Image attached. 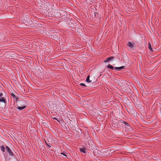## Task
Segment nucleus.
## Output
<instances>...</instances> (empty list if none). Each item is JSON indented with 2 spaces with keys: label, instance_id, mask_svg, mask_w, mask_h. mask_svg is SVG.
<instances>
[{
  "label": "nucleus",
  "instance_id": "obj_1",
  "mask_svg": "<svg viewBox=\"0 0 161 161\" xmlns=\"http://www.w3.org/2000/svg\"><path fill=\"white\" fill-rule=\"evenodd\" d=\"M6 151L7 153L9 154L10 156L12 157L14 156V154L12 152L11 150L8 146H5Z\"/></svg>",
  "mask_w": 161,
  "mask_h": 161
},
{
  "label": "nucleus",
  "instance_id": "obj_2",
  "mask_svg": "<svg viewBox=\"0 0 161 161\" xmlns=\"http://www.w3.org/2000/svg\"><path fill=\"white\" fill-rule=\"evenodd\" d=\"M25 24L28 26H31L33 25V22L30 19H27V21H25Z\"/></svg>",
  "mask_w": 161,
  "mask_h": 161
},
{
  "label": "nucleus",
  "instance_id": "obj_3",
  "mask_svg": "<svg viewBox=\"0 0 161 161\" xmlns=\"http://www.w3.org/2000/svg\"><path fill=\"white\" fill-rule=\"evenodd\" d=\"M19 103L20 105L19 106L23 107V106H25V108L26 107L27 104L26 102L24 100L20 101Z\"/></svg>",
  "mask_w": 161,
  "mask_h": 161
},
{
  "label": "nucleus",
  "instance_id": "obj_4",
  "mask_svg": "<svg viewBox=\"0 0 161 161\" xmlns=\"http://www.w3.org/2000/svg\"><path fill=\"white\" fill-rule=\"evenodd\" d=\"M116 58L115 57L111 56L107 58L104 61V62H108L113 61L115 58Z\"/></svg>",
  "mask_w": 161,
  "mask_h": 161
},
{
  "label": "nucleus",
  "instance_id": "obj_5",
  "mask_svg": "<svg viewBox=\"0 0 161 161\" xmlns=\"http://www.w3.org/2000/svg\"><path fill=\"white\" fill-rule=\"evenodd\" d=\"M127 45L131 48H133L134 46V43L129 42L127 43Z\"/></svg>",
  "mask_w": 161,
  "mask_h": 161
},
{
  "label": "nucleus",
  "instance_id": "obj_6",
  "mask_svg": "<svg viewBox=\"0 0 161 161\" xmlns=\"http://www.w3.org/2000/svg\"><path fill=\"white\" fill-rule=\"evenodd\" d=\"M125 66H121L120 67H115L114 69L115 70L116 69H125Z\"/></svg>",
  "mask_w": 161,
  "mask_h": 161
},
{
  "label": "nucleus",
  "instance_id": "obj_7",
  "mask_svg": "<svg viewBox=\"0 0 161 161\" xmlns=\"http://www.w3.org/2000/svg\"><path fill=\"white\" fill-rule=\"evenodd\" d=\"M148 48L149 49V50L151 52H153V50L152 48L151 43L149 42H148Z\"/></svg>",
  "mask_w": 161,
  "mask_h": 161
},
{
  "label": "nucleus",
  "instance_id": "obj_8",
  "mask_svg": "<svg viewBox=\"0 0 161 161\" xmlns=\"http://www.w3.org/2000/svg\"><path fill=\"white\" fill-rule=\"evenodd\" d=\"M6 101V99L4 97H1L0 98V102H3L5 103Z\"/></svg>",
  "mask_w": 161,
  "mask_h": 161
},
{
  "label": "nucleus",
  "instance_id": "obj_9",
  "mask_svg": "<svg viewBox=\"0 0 161 161\" xmlns=\"http://www.w3.org/2000/svg\"><path fill=\"white\" fill-rule=\"evenodd\" d=\"M80 152L81 153H86V151L85 150V148H80Z\"/></svg>",
  "mask_w": 161,
  "mask_h": 161
},
{
  "label": "nucleus",
  "instance_id": "obj_10",
  "mask_svg": "<svg viewBox=\"0 0 161 161\" xmlns=\"http://www.w3.org/2000/svg\"><path fill=\"white\" fill-rule=\"evenodd\" d=\"M107 68L110 69L111 70H115L114 67L113 66H112V65H108V66H107Z\"/></svg>",
  "mask_w": 161,
  "mask_h": 161
},
{
  "label": "nucleus",
  "instance_id": "obj_11",
  "mask_svg": "<svg viewBox=\"0 0 161 161\" xmlns=\"http://www.w3.org/2000/svg\"><path fill=\"white\" fill-rule=\"evenodd\" d=\"M89 79L90 75H88L86 79V81L88 83L91 82H92V80H90Z\"/></svg>",
  "mask_w": 161,
  "mask_h": 161
},
{
  "label": "nucleus",
  "instance_id": "obj_12",
  "mask_svg": "<svg viewBox=\"0 0 161 161\" xmlns=\"http://www.w3.org/2000/svg\"><path fill=\"white\" fill-rule=\"evenodd\" d=\"M25 108V106H23V107H20V106H18L17 107V109H18L20 110H21L23 109H24Z\"/></svg>",
  "mask_w": 161,
  "mask_h": 161
},
{
  "label": "nucleus",
  "instance_id": "obj_13",
  "mask_svg": "<svg viewBox=\"0 0 161 161\" xmlns=\"http://www.w3.org/2000/svg\"><path fill=\"white\" fill-rule=\"evenodd\" d=\"M0 149L3 152H5V147L3 146H2L0 147Z\"/></svg>",
  "mask_w": 161,
  "mask_h": 161
},
{
  "label": "nucleus",
  "instance_id": "obj_14",
  "mask_svg": "<svg viewBox=\"0 0 161 161\" xmlns=\"http://www.w3.org/2000/svg\"><path fill=\"white\" fill-rule=\"evenodd\" d=\"M80 85L81 86H86L85 85V84L83 83H80Z\"/></svg>",
  "mask_w": 161,
  "mask_h": 161
},
{
  "label": "nucleus",
  "instance_id": "obj_15",
  "mask_svg": "<svg viewBox=\"0 0 161 161\" xmlns=\"http://www.w3.org/2000/svg\"><path fill=\"white\" fill-rule=\"evenodd\" d=\"M60 154H61L65 156L66 157H67L66 155V154L64 153H61Z\"/></svg>",
  "mask_w": 161,
  "mask_h": 161
},
{
  "label": "nucleus",
  "instance_id": "obj_16",
  "mask_svg": "<svg viewBox=\"0 0 161 161\" xmlns=\"http://www.w3.org/2000/svg\"><path fill=\"white\" fill-rule=\"evenodd\" d=\"M124 123L126 125H128V124L125 121H124Z\"/></svg>",
  "mask_w": 161,
  "mask_h": 161
},
{
  "label": "nucleus",
  "instance_id": "obj_17",
  "mask_svg": "<svg viewBox=\"0 0 161 161\" xmlns=\"http://www.w3.org/2000/svg\"><path fill=\"white\" fill-rule=\"evenodd\" d=\"M3 96V94L2 92L0 93V97H2Z\"/></svg>",
  "mask_w": 161,
  "mask_h": 161
},
{
  "label": "nucleus",
  "instance_id": "obj_18",
  "mask_svg": "<svg viewBox=\"0 0 161 161\" xmlns=\"http://www.w3.org/2000/svg\"><path fill=\"white\" fill-rule=\"evenodd\" d=\"M12 96L14 98H15V96L14 94H12Z\"/></svg>",
  "mask_w": 161,
  "mask_h": 161
},
{
  "label": "nucleus",
  "instance_id": "obj_19",
  "mask_svg": "<svg viewBox=\"0 0 161 161\" xmlns=\"http://www.w3.org/2000/svg\"><path fill=\"white\" fill-rule=\"evenodd\" d=\"M47 145L49 147H51V146L50 145H49L47 144Z\"/></svg>",
  "mask_w": 161,
  "mask_h": 161
},
{
  "label": "nucleus",
  "instance_id": "obj_20",
  "mask_svg": "<svg viewBox=\"0 0 161 161\" xmlns=\"http://www.w3.org/2000/svg\"><path fill=\"white\" fill-rule=\"evenodd\" d=\"M40 68H41L40 67H39V68L38 69V70H40Z\"/></svg>",
  "mask_w": 161,
  "mask_h": 161
},
{
  "label": "nucleus",
  "instance_id": "obj_21",
  "mask_svg": "<svg viewBox=\"0 0 161 161\" xmlns=\"http://www.w3.org/2000/svg\"><path fill=\"white\" fill-rule=\"evenodd\" d=\"M53 119H56V117H54L53 118Z\"/></svg>",
  "mask_w": 161,
  "mask_h": 161
},
{
  "label": "nucleus",
  "instance_id": "obj_22",
  "mask_svg": "<svg viewBox=\"0 0 161 161\" xmlns=\"http://www.w3.org/2000/svg\"><path fill=\"white\" fill-rule=\"evenodd\" d=\"M79 72H80V71H79Z\"/></svg>",
  "mask_w": 161,
  "mask_h": 161
}]
</instances>
